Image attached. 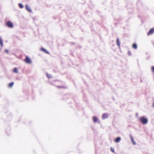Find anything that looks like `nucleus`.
<instances>
[{
    "mask_svg": "<svg viewBox=\"0 0 154 154\" xmlns=\"http://www.w3.org/2000/svg\"><path fill=\"white\" fill-rule=\"evenodd\" d=\"M140 122L143 124H146L148 122L147 119L144 116L141 117L139 119Z\"/></svg>",
    "mask_w": 154,
    "mask_h": 154,
    "instance_id": "nucleus-1",
    "label": "nucleus"
},
{
    "mask_svg": "<svg viewBox=\"0 0 154 154\" xmlns=\"http://www.w3.org/2000/svg\"><path fill=\"white\" fill-rule=\"evenodd\" d=\"M6 25L7 26L10 28H13L14 26L13 23L10 21H8L7 22Z\"/></svg>",
    "mask_w": 154,
    "mask_h": 154,
    "instance_id": "nucleus-2",
    "label": "nucleus"
},
{
    "mask_svg": "<svg viewBox=\"0 0 154 154\" xmlns=\"http://www.w3.org/2000/svg\"><path fill=\"white\" fill-rule=\"evenodd\" d=\"M25 61L26 63L28 64L32 62L31 59L27 56H26Z\"/></svg>",
    "mask_w": 154,
    "mask_h": 154,
    "instance_id": "nucleus-3",
    "label": "nucleus"
},
{
    "mask_svg": "<svg viewBox=\"0 0 154 154\" xmlns=\"http://www.w3.org/2000/svg\"><path fill=\"white\" fill-rule=\"evenodd\" d=\"M93 120L94 122H97L98 123H100V122L98 120L96 116H93Z\"/></svg>",
    "mask_w": 154,
    "mask_h": 154,
    "instance_id": "nucleus-4",
    "label": "nucleus"
},
{
    "mask_svg": "<svg viewBox=\"0 0 154 154\" xmlns=\"http://www.w3.org/2000/svg\"><path fill=\"white\" fill-rule=\"evenodd\" d=\"M108 117V115L107 114L104 113L102 115V119H106Z\"/></svg>",
    "mask_w": 154,
    "mask_h": 154,
    "instance_id": "nucleus-5",
    "label": "nucleus"
},
{
    "mask_svg": "<svg viewBox=\"0 0 154 154\" xmlns=\"http://www.w3.org/2000/svg\"><path fill=\"white\" fill-rule=\"evenodd\" d=\"M0 45L1 46V48L0 49V50H1L2 49V48L3 45V40L2 38L0 37Z\"/></svg>",
    "mask_w": 154,
    "mask_h": 154,
    "instance_id": "nucleus-6",
    "label": "nucleus"
},
{
    "mask_svg": "<svg viewBox=\"0 0 154 154\" xmlns=\"http://www.w3.org/2000/svg\"><path fill=\"white\" fill-rule=\"evenodd\" d=\"M154 32V28H151L148 33V35H149L152 34Z\"/></svg>",
    "mask_w": 154,
    "mask_h": 154,
    "instance_id": "nucleus-7",
    "label": "nucleus"
},
{
    "mask_svg": "<svg viewBox=\"0 0 154 154\" xmlns=\"http://www.w3.org/2000/svg\"><path fill=\"white\" fill-rule=\"evenodd\" d=\"M121 140V138L120 137H117L115 140V141L116 143H119Z\"/></svg>",
    "mask_w": 154,
    "mask_h": 154,
    "instance_id": "nucleus-8",
    "label": "nucleus"
},
{
    "mask_svg": "<svg viewBox=\"0 0 154 154\" xmlns=\"http://www.w3.org/2000/svg\"><path fill=\"white\" fill-rule=\"evenodd\" d=\"M41 50L47 54H49V52L48 51L43 48H42L41 49Z\"/></svg>",
    "mask_w": 154,
    "mask_h": 154,
    "instance_id": "nucleus-9",
    "label": "nucleus"
},
{
    "mask_svg": "<svg viewBox=\"0 0 154 154\" xmlns=\"http://www.w3.org/2000/svg\"><path fill=\"white\" fill-rule=\"evenodd\" d=\"M26 9L29 12H31L32 11V10L31 9L29 8L27 5L26 4Z\"/></svg>",
    "mask_w": 154,
    "mask_h": 154,
    "instance_id": "nucleus-10",
    "label": "nucleus"
},
{
    "mask_svg": "<svg viewBox=\"0 0 154 154\" xmlns=\"http://www.w3.org/2000/svg\"><path fill=\"white\" fill-rule=\"evenodd\" d=\"M116 42H117V45H118V46H120V42L118 38L117 39Z\"/></svg>",
    "mask_w": 154,
    "mask_h": 154,
    "instance_id": "nucleus-11",
    "label": "nucleus"
},
{
    "mask_svg": "<svg viewBox=\"0 0 154 154\" xmlns=\"http://www.w3.org/2000/svg\"><path fill=\"white\" fill-rule=\"evenodd\" d=\"M132 47L134 49H136L137 48V45L136 44L134 43L132 45Z\"/></svg>",
    "mask_w": 154,
    "mask_h": 154,
    "instance_id": "nucleus-12",
    "label": "nucleus"
},
{
    "mask_svg": "<svg viewBox=\"0 0 154 154\" xmlns=\"http://www.w3.org/2000/svg\"><path fill=\"white\" fill-rule=\"evenodd\" d=\"M14 84V82H11L9 83L8 85V87L9 88H11L13 85Z\"/></svg>",
    "mask_w": 154,
    "mask_h": 154,
    "instance_id": "nucleus-13",
    "label": "nucleus"
},
{
    "mask_svg": "<svg viewBox=\"0 0 154 154\" xmlns=\"http://www.w3.org/2000/svg\"><path fill=\"white\" fill-rule=\"evenodd\" d=\"M131 140L132 143H133V144L134 145H135L136 144V143L134 141V139L131 136Z\"/></svg>",
    "mask_w": 154,
    "mask_h": 154,
    "instance_id": "nucleus-14",
    "label": "nucleus"
},
{
    "mask_svg": "<svg viewBox=\"0 0 154 154\" xmlns=\"http://www.w3.org/2000/svg\"><path fill=\"white\" fill-rule=\"evenodd\" d=\"M13 72H14L17 73L18 72L17 69V68H15L13 70Z\"/></svg>",
    "mask_w": 154,
    "mask_h": 154,
    "instance_id": "nucleus-15",
    "label": "nucleus"
},
{
    "mask_svg": "<svg viewBox=\"0 0 154 154\" xmlns=\"http://www.w3.org/2000/svg\"><path fill=\"white\" fill-rule=\"evenodd\" d=\"M46 75L47 77L49 79L51 78L52 77V76L51 75H49L47 73H46Z\"/></svg>",
    "mask_w": 154,
    "mask_h": 154,
    "instance_id": "nucleus-16",
    "label": "nucleus"
},
{
    "mask_svg": "<svg viewBox=\"0 0 154 154\" xmlns=\"http://www.w3.org/2000/svg\"><path fill=\"white\" fill-rule=\"evenodd\" d=\"M18 5L20 8H22L23 7V5L21 3H19Z\"/></svg>",
    "mask_w": 154,
    "mask_h": 154,
    "instance_id": "nucleus-17",
    "label": "nucleus"
},
{
    "mask_svg": "<svg viewBox=\"0 0 154 154\" xmlns=\"http://www.w3.org/2000/svg\"><path fill=\"white\" fill-rule=\"evenodd\" d=\"M152 71L153 73H154V66H152L151 67Z\"/></svg>",
    "mask_w": 154,
    "mask_h": 154,
    "instance_id": "nucleus-18",
    "label": "nucleus"
},
{
    "mask_svg": "<svg viewBox=\"0 0 154 154\" xmlns=\"http://www.w3.org/2000/svg\"><path fill=\"white\" fill-rule=\"evenodd\" d=\"M110 149L112 152H114L115 151H114V149H113L112 148H111Z\"/></svg>",
    "mask_w": 154,
    "mask_h": 154,
    "instance_id": "nucleus-19",
    "label": "nucleus"
},
{
    "mask_svg": "<svg viewBox=\"0 0 154 154\" xmlns=\"http://www.w3.org/2000/svg\"><path fill=\"white\" fill-rule=\"evenodd\" d=\"M128 53L129 56H130L131 55V51H128Z\"/></svg>",
    "mask_w": 154,
    "mask_h": 154,
    "instance_id": "nucleus-20",
    "label": "nucleus"
},
{
    "mask_svg": "<svg viewBox=\"0 0 154 154\" xmlns=\"http://www.w3.org/2000/svg\"><path fill=\"white\" fill-rule=\"evenodd\" d=\"M5 51L7 53H8V51L7 49L5 50Z\"/></svg>",
    "mask_w": 154,
    "mask_h": 154,
    "instance_id": "nucleus-21",
    "label": "nucleus"
},
{
    "mask_svg": "<svg viewBox=\"0 0 154 154\" xmlns=\"http://www.w3.org/2000/svg\"><path fill=\"white\" fill-rule=\"evenodd\" d=\"M153 106L154 107V103H153Z\"/></svg>",
    "mask_w": 154,
    "mask_h": 154,
    "instance_id": "nucleus-22",
    "label": "nucleus"
},
{
    "mask_svg": "<svg viewBox=\"0 0 154 154\" xmlns=\"http://www.w3.org/2000/svg\"><path fill=\"white\" fill-rule=\"evenodd\" d=\"M138 116V114H137V113H136V116Z\"/></svg>",
    "mask_w": 154,
    "mask_h": 154,
    "instance_id": "nucleus-23",
    "label": "nucleus"
},
{
    "mask_svg": "<svg viewBox=\"0 0 154 154\" xmlns=\"http://www.w3.org/2000/svg\"><path fill=\"white\" fill-rule=\"evenodd\" d=\"M58 87H59V88H60L61 87V86H59Z\"/></svg>",
    "mask_w": 154,
    "mask_h": 154,
    "instance_id": "nucleus-24",
    "label": "nucleus"
}]
</instances>
